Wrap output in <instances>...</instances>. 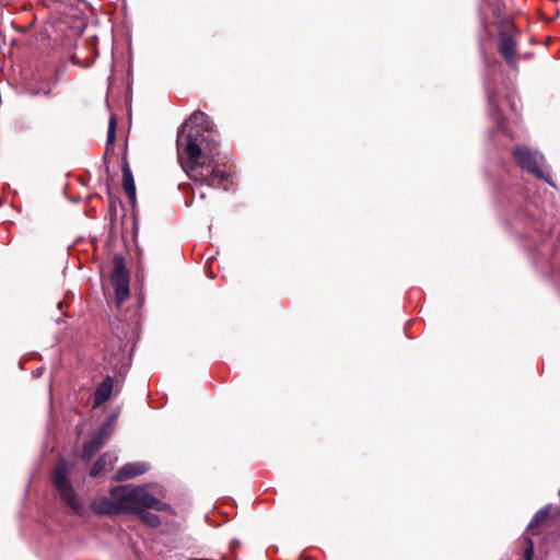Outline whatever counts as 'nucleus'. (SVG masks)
I'll use <instances>...</instances> for the list:
<instances>
[{
	"label": "nucleus",
	"mask_w": 560,
	"mask_h": 560,
	"mask_svg": "<svg viewBox=\"0 0 560 560\" xmlns=\"http://www.w3.org/2000/svg\"><path fill=\"white\" fill-rule=\"evenodd\" d=\"M178 161L185 173L195 182L212 187L222 186L229 174L219 170L212 122L200 112H194L179 127L176 139Z\"/></svg>",
	"instance_id": "1"
},
{
	"label": "nucleus",
	"mask_w": 560,
	"mask_h": 560,
	"mask_svg": "<svg viewBox=\"0 0 560 560\" xmlns=\"http://www.w3.org/2000/svg\"><path fill=\"white\" fill-rule=\"evenodd\" d=\"M110 497L116 500L118 513H136L141 509L166 511L170 506L155 498L145 487L118 486L110 490Z\"/></svg>",
	"instance_id": "2"
},
{
	"label": "nucleus",
	"mask_w": 560,
	"mask_h": 560,
	"mask_svg": "<svg viewBox=\"0 0 560 560\" xmlns=\"http://www.w3.org/2000/svg\"><path fill=\"white\" fill-rule=\"evenodd\" d=\"M69 472L70 469L66 463H58L52 472V482L62 502L70 508L72 512L80 514L83 504L68 480Z\"/></svg>",
	"instance_id": "3"
},
{
	"label": "nucleus",
	"mask_w": 560,
	"mask_h": 560,
	"mask_svg": "<svg viewBox=\"0 0 560 560\" xmlns=\"http://www.w3.org/2000/svg\"><path fill=\"white\" fill-rule=\"evenodd\" d=\"M113 265L109 280L115 287L116 304L119 306L129 296V272L121 256H115Z\"/></svg>",
	"instance_id": "4"
},
{
	"label": "nucleus",
	"mask_w": 560,
	"mask_h": 560,
	"mask_svg": "<svg viewBox=\"0 0 560 560\" xmlns=\"http://www.w3.org/2000/svg\"><path fill=\"white\" fill-rule=\"evenodd\" d=\"M516 163L529 173L535 174L538 177L542 176L541 162L542 156L528 148L518 147L513 152Z\"/></svg>",
	"instance_id": "5"
},
{
	"label": "nucleus",
	"mask_w": 560,
	"mask_h": 560,
	"mask_svg": "<svg viewBox=\"0 0 560 560\" xmlns=\"http://www.w3.org/2000/svg\"><path fill=\"white\" fill-rule=\"evenodd\" d=\"M109 436V431L106 427L95 432L92 439L83 446L82 458L84 460L91 459L105 444Z\"/></svg>",
	"instance_id": "6"
},
{
	"label": "nucleus",
	"mask_w": 560,
	"mask_h": 560,
	"mask_svg": "<svg viewBox=\"0 0 560 560\" xmlns=\"http://www.w3.org/2000/svg\"><path fill=\"white\" fill-rule=\"evenodd\" d=\"M149 470V465L144 462L128 463L120 467L116 475L115 480L124 481L133 477L140 476Z\"/></svg>",
	"instance_id": "7"
},
{
	"label": "nucleus",
	"mask_w": 560,
	"mask_h": 560,
	"mask_svg": "<svg viewBox=\"0 0 560 560\" xmlns=\"http://www.w3.org/2000/svg\"><path fill=\"white\" fill-rule=\"evenodd\" d=\"M499 51L505 58L508 63L512 65L514 62L516 54V42L511 34L506 32H502L500 34Z\"/></svg>",
	"instance_id": "8"
},
{
	"label": "nucleus",
	"mask_w": 560,
	"mask_h": 560,
	"mask_svg": "<svg viewBox=\"0 0 560 560\" xmlns=\"http://www.w3.org/2000/svg\"><path fill=\"white\" fill-rule=\"evenodd\" d=\"M114 389V378L112 376H106L96 387L94 392V404L93 407H100L104 402H106L113 393Z\"/></svg>",
	"instance_id": "9"
},
{
	"label": "nucleus",
	"mask_w": 560,
	"mask_h": 560,
	"mask_svg": "<svg viewBox=\"0 0 560 560\" xmlns=\"http://www.w3.org/2000/svg\"><path fill=\"white\" fill-rule=\"evenodd\" d=\"M116 462L117 456L115 454L104 453L92 466L90 476L97 477L106 471L112 470Z\"/></svg>",
	"instance_id": "10"
},
{
	"label": "nucleus",
	"mask_w": 560,
	"mask_h": 560,
	"mask_svg": "<svg viewBox=\"0 0 560 560\" xmlns=\"http://www.w3.org/2000/svg\"><path fill=\"white\" fill-rule=\"evenodd\" d=\"M91 508L97 514L112 515L118 513L116 500H114L110 495L94 499Z\"/></svg>",
	"instance_id": "11"
},
{
	"label": "nucleus",
	"mask_w": 560,
	"mask_h": 560,
	"mask_svg": "<svg viewBox=\"0 0 560 560\" xmlns=\"http://www.w3.org/2000/svg\"><path fill=\"white\" fill-rule=\"evenodd\" d=\"M122 187L128 198L133 201L136 199V186L131 171L126 166L122 174Z\"/></svg>",
	"instance_id": "12"
},
{
	"label": "nucleus",
	"mask_w": 560,
	"mask_h": 560,
	"mask_svg": "<svg viewBox=\"0 0 560 560\" xmlns=\"http://www.w3.org/2000/svg\"><path fill=\"white\" fill-rule=\"evenodd\" d=\"M150 509H141L136 512L140 520L150 527H158L161 524L160 517L149 511Z\"/></svg>",
	"instance_id": "13"
},
{
	"label": "nucleus",
	"mask_w": 560,
	"mask_h": 560,
	"mask_svg": "<svg viewBox=\"0 0 560 560\" xmlns=\"http://www.w3.org/2000/svg\"><path fill=\"white\" fill-rule=\"evenodd\" d=\"M115 132H116V118L114 116H112L109 119V124H108L107 144L114 143Z\"/></svg>",
	"instance_id": "14"
},
{
	"label": "nucleus",
	"mask_w": 560,
	"mask_h": 560,
	"mask_svg": "<svg viewBox=\"0 0 560 560\" xmlns=\"http://www.w3.org/2000/svg\"><path fill=\"white\" fill-rule=\"evenodd\" d=\"M548 516V510L547 509H542V510H539L533 521L530 522L529 524V528H533L535 527L536 525H538L540 522H542L546 517Z\"/></svg>",
	"instance_id": "15"
},
{
	"label": "nucleus",
	"mask_w": 560,
	"mask_h": 560,
	"mask_svg": "<svg viewBox=\"0 0 560 560\" xmlns=\"http://www.w3.org/2000/svg\"><path fill=\"white\" fill-rule=\"evenodd\" d=\"M534 545L530 539H527L526 547L524 548L523 559L533 560Z\"/></svg>",
	"instance_id": "16"
}]
</instances>
